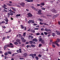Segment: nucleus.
I'll list each match as a JSON object with an SVG mask.
<instances>
[{
	"instance_id": "nucleus-1",
	"label": "nucleus",
	"mask_w": 60,
	"mask_h": 60,
	"mask_svg": "<svg viewBox=\"0 0 60 60\" xmlns=\"http://www.w3.org/2000/svg\"><path fill=\"white\" fill-rule=\"evenodd\" d=\"M41 31H45L47 32L50 31L51 30L50 29H47V28H46L45 29V30H44V29L43 28H42L41 29Z\"/></svg>"
},
{
	"instance_id": "nucleus-2",
	"label": "nucleus",
	"mask_w": 60,
	"mask_h": 60,
	"mask_svg": "<svg viewBox=\"0 0 60 60\" xmlns=\"http://www.w3.org/2000/svg\"><path fill=\"white\" fill-rule=\"evenodd\" d=\"M60 39H57L56 40V41L53 42H52V43H57L58 42L60 41Z\"/></svg>"
},
{
	"instance_id": "nucleus-3",
	"label": "nucleus",
	"mask_w": 60,
	"mask_h": 60,
	"mask_svg": "<svg viewBox=\"0 0 60 60\" xmlns=\"http://www.w3.org/2000/svg\"><path fill=\"white\" fill-rule=\"evenodd\" d=\"M25 3H24L23 2H21L20 4V5H21L23 7H24V5H25Z\"/></svg>"
},
{
	"instance_id": "nucleus-4",
	"label": "nucleus",
	"mask_w": 60,
	"mask_h": 60,
	"mask_svg": "<svg viewBox=\"0 0 60 60\" xmlns=\"http://www.w3.org/2000/svg\"><path fill=\"white\" fill-rule=\"evenodd\" d=\"M16 41L18 43H19V44H21V43L20 42V40L19 39H17L16 40Z\"/></svg>"
},
{
	"instance_id": "nucleus-5",
	"label": "nucleus",
	"mask_w": 60,
	"mask_h": 60,
	"mask_svg": "<svg viewBox=\"0 0 60 60\" xmlns=\"http://www.w3.org/2000/svg\"><path fill=\"white\" fill-rule=\"evenodd\" d=\"M27 15H28L29 17H31L32 16H33L32 14L30 13H28L27 14Z\"/></svg>"
},
{
	"instance_id": "nucleus-6",
	"label": "nucleus",
	"mask_w": 60,
	"mask_h": 60,
	"mask_svg": "<svg viewBox=\"0 0 60 60\" xmlns=\"http://www.w3.org/2000/svg\"><path fill=\"white\" fill-rule=\"evenodd\" d=\"M51 11L53 13H56V10L55 9H52Z\"/></svg>"
},
{
	"instance_id": "nucleus-7",
	"label": "nucleus",
	"mask_w": 60,
	"mask_h": 60,
	"mask_svg": "<svg viewBox=\"0 0 60 60\" xmlns=\"http://www.w3.org/2000/svg\"><path fill=\"white\" fill-rule=\"evenodd\" d=\"M8 47L10 48H14V45H8Z\"/></svg>"
},
{
	"instance_id": "nucleus-8",
	"label": "nucleus",
	"mask_w": 60,
	"mask_h": 60,
	"mask_svg": "<svg viewBox=\"0 0 60 60\" xmlns=\"http://www.w3.org/2000/svg\"><path fill=\"white\" fill-rule=\"evenodd\" d=\"M23 55L24 56V57H26L27 56V53H25L23 54Z\"/></svg>"
},
{
	"instance_id": "nucleus-9",
	"label": "nucleus",
	"mask_w": 60,
	"mask_h": 60,
	"mask_svg": "<svg viewBox=\"0 0 60 60\" xmlns=\"http://www.w3.org/2000/svg\"><path fill=\"white\" fill-rule=\"evenodd\" d=\"M55 43H52L53 44H55L57 45V46L58 47H59L60 46L59 45V44L57 43H56L55 42Z\"/></svg>"
},
{
	"instance_id": "nucleus-10",
	"label": "nucleus",
	"mask_w": 60,
	"mask_h": 60,
	"mask_svg": "<svg viewBox=\"0 0 60 60\" xmlns=\"http://www.w3.org/2000/svg\"><path fill=\"white\" fill-rule=\"evenodd\" d=\"M30 31L31 32L33 33H35V31L34 30H33V29H31L30 30Z\"/></svg>"
},
{
	"instance_id": "nucleus-11",
	"label": "nucleus",
	"mask_w": 60,
	"mask_h": 60,
	"mask_svg": "<svg viewBox=\"0 0 60 60\" xmlns=\"http://www.w3.org/2000/svg\"><path fill=\"white\" fill-rule=\"evenodd\" d=\"M29 56H31L33 58H34V55L33 54H29Z\"/></svg>"
},
{
	"instance_id": "nucleus-12",
	"label": "nucleus",
	"mask_w": 60,
	"mask_h": 60,
	"mask_svg": "<svg viewBox=\"0 0 60 60\" xmlns=\"http://www.w3.org/2000/svg\"><path fill=\"white\" fill-rule=\"evenodd\" d=\"M4 20L6 21V22H8V20L7 18H5V19H4Z\"/></svg>"
},
{
	"instance_id": "nucleus-13",
	"label": "nucleus",
	"mask_w": 60,
	"mask_h": 60,
	"mask_svg": "<svg viewBox=\"0 0 60 60\" xmlns=\"http://www.w3.org/2000/svg\"><path fill=\"white\" fill-rule=\"evenodd\" d=\"M33 41H35L36 42H37V41H38V40L36 38L35 39H33Z\"/></svg>"
},
{
	"instance_id": "nucleus-14",
	"label": "nucleus",
	"mask_w": 60,
	"mask_h": 60,
	"mask_svg": "<svg viewBox=\"0 0 60 60\" xmlns=\"http://www.w3.org/2000/svg\"><path fill=\"white\" fill-rule=\"evenodd\" d=\"M41 41V43L42 44H44L45 43V41H44L43 40H42V41Z\"/></svg>"
},
{
	"instance_id": "nucleus-15",
	"label": "nucleus",
	"mask_w": 60,
	"mask_h": 60,
	"mask_svg": "<svg viewBox=\"0 0 60 60\" xmlns=\"http://www.w3.org/2000/svg\"><path fill=\"white\" fill-rule=\"evenodd\" d=\"M29 43L30 44H32L33 43V42L32 41H29Z\"/></svg>"
},
{
	"instance_id": "nucleus-16",
	"label": "nucleus",
	"mask_w": 60,
	"mask_h": 60,
	"mask_svg": "<svg viewBox=\"0 0 60 60\" xmlns=\"http://www.w3.org/2000/svg\"><path fill=\"white\" fill-rule=\"evenodd\" d=\"M22 41L24 43L26 42V40L25 39H24L22 40Z\"/></svg>"
},
{
	"instance_id": "nucleus-17",
	"label": "nucleus",
	"mask_w": 60,
	"mask_h": 60,
	"mask_svg": "<svg viewBox=\"0 0 60 60\" xmlns=\"http://www.w3.org/2000/svg\"><path fill=\"white\" fill-rule=\"evenodd\" d=\"M39 41H41L42 40V39L41 38H39L38 39Z\"/></svg>"
},
{
	"instance_id": "nucleus-18",
	"label": "nucleus",
	"mask_w": 60,
	"mask_h": 60,
	"mask_svg": "<svg viewBox=\"0 0 60 60\" xmlns=\"http://www.w3.org/2000/svg\"><path fill=\"white\" fill-rule=\"evenodd\" d=\"M19 53H22V52L21 51L22 49H19Z\"/></svg>"
},
{
	"instance_id": "nucleus-19",
	"label": "nucleus",
	"mask_w": 60,
	"mask_h": 60,
	"mask_svg": "<svg viewBox=\"0 0 60 60\" xmlns=\"http://www.w3.org/2000/svg\"><path fill=\"white\" fill-rule=\"evenodd\" d=\"M30 20L32 23H34V21L33 20Z\"/></svg>"
},
{
	"instance_id": "nucleus-20",
	"label": "nucleus",
	"mask_w": 60,
	"mask_h": 60,
	"mask_svg": "<svg viewBox=\"0 0 60 60\" xmlns=\"http://www.w3.org/2000/svg\"><path fill=\"white\" fill-rule=\"evenodd\" d=\"M41 5L43 6L45 5V4L44 3H41Z\"/></svg>"
},
{
	"instance_id": "nucleus-21",
	"label": "nucleus",
	"mask_w": 60,
	"mask_h": 60,
	"mask_svg": "<svg viewBox=\"0 0 60 60\" xmlns=\"http://www.w3.org/2000/svg\"><path fill=\"white\" fill-rule=\"evenodd\" d=\"M12 9L14 11H16V10H15L14 8H12Z\"/></svg>"
},
{
	"instance_id": "nucleus-22",
	"label": "nucleus",
	"mask_w": 60,
	"mask_h": 60,
	"mask_svg": "<svg viewBox=\"0 0 60 60\" xmlns=\"http://www.w3.org/2000/svg\"><path fill=\"white\" fill-rule=\"evenodd\" d=\"M38 13L39 14H40L41 12V10H39L38 11Z\"/></svg>"
},
{
	"instance_id": "nucleus-23",
	"label": "nucleus",
	"mask_w": 60,
	"mask_h": 60,
	"mask_svg": "<svg viewBox=\"0 0 60 60\" xmlns=\"http://www.w3.org/2000/svg\"><path fill=\"white\" fill-rule=\"evenodd\" d=\"M33 0H28L27 1V2H33Z\"/></svg>"
},
{
	"instance_id": "nucleus-24",
	"label": "nucleus",
	"mask_w": 60,
	"mask_h": 60,
	"mask_svg": "<svg viewBox=\"0 0 60 60\" xmlns=\"http://www.w3.org/2000/svg\"><path fill=\"white\" fill-rule=\"evenodd\" d=\"M21 27L22 29H24V27L22 25H21Z\"/></svg>"
},
{
	"instance_id": "nucleus-25",
	"label": "nucleus",
	"mask_w": 60,
	"mask_h": 60,
	"mask_svg": "<svg viewBox=\"0 0 60 60\" xmlns=\"http://www.w3.org/2000/svg\"><path fill=\"white\" fill-rule=\"evenodd\" d=\"M8 52H6V53H4V55H5V56H7L8 54Z\"/></svg>"
},
{
	"instance_id": "nucleus-26",
	"label": "nucleus",
	"mask_w": 60,
	"mask_h": 60,
	"mask_svg": "<svg viewBox=\"0 0 60 60\" xmlns=\"http://www.w3.org/2000/svg\"><path fill=\"white\" fill-rule=\"evenodd\" d=\"M31 47H35V46L34 45H30Z\"/></svg>"
},
{
	"instance_id": "nucleus-27",
	"label": "nucleus",
	"mask_w": 60,
	"mask_h": 60,
	"mask_svg": "<svg viewBox=\"0 0 60 60\" xmlns=\"http://www.w3.org/2000/svg\"><path fill=\"white\" fill-rule=\"evenodd\" d=\"M35 58L37 60H38L39 59V58H38V57L37 56H36L35 57Z\"/></svg>"
},
{
	"instance_id": "nucleus-28",
	"label": "nucleus",
	"mask_w": 60,
	"mask_h": 60,
	"mask_svg": "<svg viewBox=\"0 0 60 60\" xmlns=\"http://www.w3.org/2000/svg\"><path fill=\"white\" fill-rule=\"evenodd\" d=\"M31 22L30 20H29L28 22V24H30Z\"/></svg>"
},
{
	"instance_id": "nucleus-29",
	"label": "nucleus",
	"mask_w": 60,
	"mask_h": 60,
	"mask_svg": "<svg viewBox=\"0 0 60 60\" xmlns=\"http://www.w3.org/2000/svg\"><path fill=\"white\" fill-rule=\"evenodd\" d=\"M26 33L25 32L23 33V36L25 37L26 36Z\"/></svg>"
},
{
	"instance_id": "nucleus-30",
	"label": "nucleus",
	"mask_w": 60,
	"mask_h": 60,
	"mask_svg": "<svg viewBox=\"0 0 60 60\" xmlns=\"http://www.w3.org/2000/svg\"><path fill=\"white\" fill-rule=\"evenodd\" d=\"M5 38H6V37H4L2 38L3 41H4Z\"/></svg>"
},
{
	"instance_id": "nucleus-31",
	"label": "nucleus",
	"mask_w": 60,
	"mask_h": 60,
	"mask_svg": "<svg viewBox=\"0 0 60 60\" xmlns=\"http://www.w3.org/2000/svg\"><path fill=\"white\" fill-rule=\"evenodd\" d=\"M14 44L15 45H17L18 44V43L17 42H15L14 43Z\"/></svg>"
},
{
	"instance_id": "nucleus-32",
	"label": "nucleus",
	"mask_w": 60,
	"mask_h": 60,
	"mask_svg": "<svg viewBox=\"0 0 60 60\" xmlns=\"http://www.w3.org/2000/svg\"><path fill=\"white\" fill-rule=\"evenodd\" d=\"M8 45H5L4 46V47H5V48H7V47H8Z\"/></svg>"
},
{
	"instance_id": "nucleus-33",
	"label": "nucleus",
	"mask_w": 60,
	"mask_h": 60,
	"mask_svg": "<svg viewBox=\"0 0 60 60\" xmlns=\"http://www.w3.org/2000/svg\"><path fill=\"white\" fill-rule=\"evenodd\" d=\"M20 16V14H19V15H16V16L17 17H18V16Z\"/></svg>"
},
{
	"instance_id": "nucleus-34",
	"label": "nucleus",
	"mask_w": 60,
	"mask_h": 60,
	"mask_svg": "<svg viewBox=\"0 0 60 60\" xmlns=\"http://www.w3.org/2000/svg\"><path fill=\"white\" fill-rule=\"evenodd\" d=\"M52 36L53 37H54L55 36V34L54 33H52Z\"/></svg>"
},
{
	"instance_id": "nucleus-35",
	"label": "nucleus",
	"mask_w": 60,
	"mask_h": 60,
	"mask_svg": "<svg viewBox=\"0 0 60 60\" xmlns=\"http://www.w3.org/2000/svg\"><path fill=\"white\" fill-rule=\"evenodd\" d=\"M8 17H9V16L11 15L9 13H8Z\"/></svg>"
},
{
	"instance_id": "nucleus-36",
	"label": "nucleus",
	"mask_w": 60,
	"mask_h": 60,
	"mask_svg": "<svg viewBox=\"0 0 60 60\" xmlns=\"http://www.w3.org/2000/svg\"><path fill=\"white\" fill-rule=\"evenodd\" d=\"M31 8H32V9H33V10H34V9H35V8L33 6H32L31 7Z\"/></svg>"
},
{
	"instance_id": "nucleus-37",
	"label": "nucleus",
	"mask_w": 60,
	"mask_h": 60,
	"mask_svg": "<svg viewBox=\"0 0 60 60\" xmlns=\"http://www.w3.org/2000/svg\"><path fill=\"white\" fill-rule=\"evenodd\" d=\"M3 6L4 8L5 9H7V8H6L5 7H4V6Z\"/></svg>"
},
{
	"instance_id": "nucleus-38",
	"label": "nucleus",
	"mask_w": 60,
	"mask_h": 60,
	"mask_svg": "<svg viewBox=\"0 0 60 60\" xmlns=\"http://www.w3.org/2000/svg\"><path fill=\"white\" fill-rule=\"evenodd\" d=\"M8 52V54H11V52L8 51V52Z\"/></svg>"
},
{
	"instance_id": "nucleus-39",
	"label": "nucleus",
	"mask_w": 60,
	"mask_h": 60,
	"mask_svg": "<svg viewBox=\"0 0 60 60\" xmlns=\"http://www.w3.org/2000/svg\"><path fill=\"white\" fill-rule=\"evenodd\" d=\"M38 29H39L38 28H34V30H38Z\"/></svg>"
},
{
	"instance_id": "nucleus-40",
	"label": "nucleus",
	"mask_w": 60,
	"mask_h": 60,
	"mask_svg": "<svg viewBox=\"0 0 60 60\" xmlns=\"http://www.w3.org/2000/svg\"><path fill=\"white\" fill-rule=\"evenodd\" d=\"M44 34H45V35H47L48 34L47 33V32H44Z\"/></svg>"
},
{
	"instance_id": "nucleus-41",
	"label": "nucleus",
	"mask_w": 60,
	"mask_h": 60,
	"mask_svg": "<svg viewBox=\"0 0 60 60\" xmlns=\"http://www.w3.org/2000/svg\"><path fill=\"white\" fill-rule=\"evenodd\" d=\"M46 16H48V17H52V16L51 15H46Z\"/></svg>"
},
{
	"instance_id": "nucleus-42",
	"label": "nucleus",
	"mask_w": 60,
	"mask_h": 60,
	"mask_svg": "<svg viewBox=\"0 0 60 60\" xmlns=\"http://www.w3.org/2000/svg\"><path fill=\"white\" fill-rule=\"evenodd\" d=\"M57 34L59 35H60V32H57Z\"/></svg>"
},
{
	"instance_id": "nucleus-43",
	"label": "nucleus",
	"mask_w": 60,
	"mask_h": 60,
	"mask_svg": "<svg viewBox=\"0 0 60 60\" xmlns=\"http://www.w3.org/2000/svg\"><path fill=\"white\" fill-rule=\"evenodd\" d=\"M56 17H55V16H54V15L53 16V17H52V18L53 19H55V18H56Z\"/></svg>"
},
{
	"instance_id": "nucleus-44",
	"label": "nucleus",
	"mask_w": 60,
	"mask_h": 60,
	"mask_svg": "<svg viewBox=\"0 0 60 60\" xmlns=\"http://www.w3.org/2000/svg\"><path fill=\"white\" fill-rule=\"evenodd\" d=\"M59 15V14H57L56 15H54V16H55V17H56L57 16H58Z\"/></svg>"
},
{
	"instance_id": "nucleus-45",
	"label": "nucleus",
	"mask_w": 60,
	"mask_h": 60,
	"mask_svg": "<svg viewBox=\"0 0 60 60\" xmlns=\"http://www.w3.org/2000/svg\"><path fill=\"white\" fill-rule=\"evenodd\" d=\"M19 59L21 60H24V58H19Z\"/></svg>"
},
{
	"instance_id": "nucleus-46",
	"label": "nucleus",
	"mask_w": 60,
	"mask_h": 60,
	"mask_svg": "<svg viewBox=\"0 0 60 60\" xmlns=\"http://www.w3.org/2000/svg\"><path fill=\"white\" fill-rule=\"evenodd\" d=\"M41 9H42V10H45V8H41Z\"/></svg>"
},
{
	"instance_id": "nucleus-47",
	"label": "nucleus",
	"mask_w": 60,
	"mask_h": 60,
	"mask_svg": "<svg viewBox=\"0 0 60 60\" xmlns=\"http://www.w3.org/2000/svg\"><path fill=\"white\" fill-rule=\"evenodd\" d=\"M11 29H10L9 30V31H8V32H11Z\"/></svg>"
},
{
	"instance_id": "nucleus-48",
	"label": "nucleus",
	"mask_w": 60,
	"mask_h": 60,
	"mask_svg": "<svg viewBox=\"0 0 60 60\" xmlns=\"http://www.w3.org/2000/svg\"><path fill=\"white\" fill-rule=\"evenodd\" d=\"M40 33H37V34H36V35H40Z\"/></svg>"
},
{
	"instance_id": "nucleus-49",
	"label": "nucleus",
	"mask_w": 60,
	"mask_h": 60,
	"mask_svg": "<svg viewBox=\"0 0 60 60\" xmlns=\"http://www.w3.org/2000/svg\"><path fill=\"white\" fill-rule=\"evenodd\" d=\"M4 11L6 12H7L8 11H7V10H6L5 9H4Z\"/></svg>"
},
{
	"instance_id": "nucleus-50",
	"label": "nucleus",
	"mask_w": 60,
	"mask_h": 60,
	"mask_svg": "<svg viewBox=\"0 0 60 60\" xmlns=\"http://www.w3.org/2000/svg\"><path fill=\"white\" fill-rule=\"evenodd\" d=\"M38 56L39 57H41V54H39Z\"/></svg>"
},
{
	"instance_id": "nucleus-51",
	"label": "nucleus",
	"mask_w": 60,
	"mask_h": 60,
	"mask_svg": "<svg viewBox=\"0 0 60 60\" xmlns=\"http://www.w3.org/2000/svg\"><path fill=\"white\" fill-rule=\"evenodd\" d=\"M21 40H23L24 39V38L23 37H22L21 38Z\"/></svg>"
},
{
	"instance_id": "nucleus-52",
	"label": "nucleus",
	"mask_w": 60,
	"mask_h": 60,
	"mask_svg": "<svg viewBox=\"0 0 60 60\" xmlns=\"http://www.w3.org/2000/svg\"><path fill=\"white\" fill-rule=\"evenodd\" d=\"M29 47V45H27V46H26V47L28 48Z\"/></svg>"
},
{
	"instance_id": "nucleus-53",
	"label": "nucleus",
	"mask_w": 60,
	"mask_h": 60,
	"mask_svg": "<svg viewBox=\"0 0 60 60\" xmlns=\"http://www.w3.org/2000/svg\"><path fill=\"white\" fill-rule=\"evenodd\" d=\"M39 24H41V25H43V23H42L41 22H40V23H39Z\"/></svg>"
},
{
	"instance_id": "nucleus-54",
	"label": "nucleus",
	"mask_w": 60,
	"mask_h": 60,
	"mask_svg": "<svg viewBox=\"0 0 60 60\" xmlns=\"http://www.w3.org/2000/svg\"><path fill=\"white\" fill-rule=\"evenodd\" d=\"M5 23V22L4 21H3L1 22V23Z\"/></svg>"
},
{
	"instance_id": "nucleus-55",
	"label": "nucleus",
	"mask_w": 60,
	"mask_h": 60,
	"mask_svg": "<svg viewBox=\"0 0 60 60\" xmlns=\"http://www.w3.org/2000/svg\"><path fill=\"white\" fill-rule=\"evenodd\" d=\"M26 44H29V42H26Z\"/></svg>"
},
{
	"instance_id": "nucleus-56",
	"label": "nucleus",
	"mask_w": 60,
	"mask_h": 60,
	"mask_svg": "<svg viewBox=\"0 0 60 60\" xmlns=\"http://www.w3.org/2000/svg\"><path fill=\"white\" fill-rule=\"evenodd\" d=\"M41 44H39V47H40L41 46Z\"/></svg>"
},
{
	"instance_id": "nucleus-57",
	"label": "nucleus",
	"mask_w": 60,
	"mask_h": 60,
	"mask_svg": "<svg viewBox=\"0 0 60 60\" xmlns=\"http://www.w3.org/2000/svg\"><path fill=\"white\" fill-rule=\"evenodd\" d=\"M52 47L53 48H55V45H52Z\"/></svg>"
},
{
	"instance_id": "nucleus-58",
	"label": "nucleus",
	"mask_w": 60,
	"mask_h": 60,
	"mask_svg": "<svg viewBox=\"0 0 60 60\" xmlns=\"http://www.w3.org/2000/svg\"><path fill=\"white\" fill-rule=\"evenodd\" d=\"M34 10H35V11H38V10H37V9L35 8V9H34Z\"/></svg>"
},
{
	"instance_id": "nucleus-59",
	"label": "nucleus",
	"mask_w": 60,
	"mask_h": 60,
	"mask_svg": "<svg viewBox=\"0 0 60 60\" xmlns=\"http://www.w3.org/2000/svg\"><path fill=\"white\" fill-rule=\"evenodd\" d=\"M10 15H13V13H10Z\"/></svg>"
},
{
	"instance_id": "nucleus-60",
	"label": "nucleus",
	"mask_w": 60,
	"mask_h": 60,
	"mask_svg": "<svg viewBox=\"0 0 60 60\" xmlns=\"http://www.w3.org/2000/svg\"><path fill=\"white\" fill-rule=\"evenodd\" d=\"M10 45H13V44H12L11 43H10Z\"/></svg>"
},
{
	"instance_id": "nucleus-61",
	"label": "nucleus",
	"mask_w": 60,
	"mask_h": 60,
	"mask_svg": "<svg viewBox=\"0 0 60 60\" xmlns=\"http://www.w3.org/2000/svg\"><path fill=\"white\" fill-rule=\"evenodd\" d=\"M43 24L47 26V24L46 23H43Z\"/></svg>"
},
{
	"instance_id": "nucleus-62",
	"label": "nucleus",
	"mask_w": 60,
	"mask_h": 60,
	"mask_svg": "<svg viewBox=\"0 0 60 60\" xmlns=\"http://www.w3.org/2000/svg\"><path fill=\"white\" fill-rule=\"evenodd\" d=\"M41 35H44V34L42 33H41Z\"/></svg>"
},
{
	"instance_id": "nucleus-63",
	"label": "nucleus",
	"mask_w": 60,
	"mask_h": 60,
	"mask_svg": "<svg viewBox=\"0 0 60 60\" xmlns=\"http://www.w3.org/2000/svg\"><path fill=\"white\" fill-rule=\"evenodd\" d=\"M17 7H21L20 6L18 5L17 6Z\"/></svg>"
},
{
	"instance_id": "nucleus-64",
	"label": "nucleus",
	"mask_w": 60,
	"mask_h": 60,
	"mask_svg": "<svg viewBox=\"0 0 60 60\" xmlns=\"http://www.w3.org/2000/svg\"><path fill=\"white\" fill-rule=\"evenodd\" d=\"M19 50H17V51H16V52H17L18 53H19Z\"/></svg>"
}]
</instances>
